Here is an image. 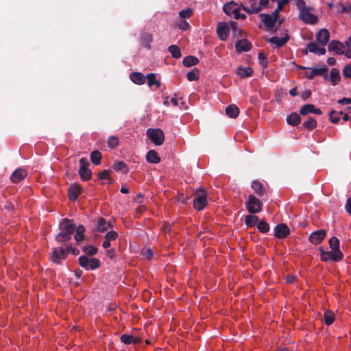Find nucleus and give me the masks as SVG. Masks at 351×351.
<instances>
[{"mask_svg":"<svg viewBox=\"0 0 351 351\" xmlns=\"http://www.w3.org/2000/svg\"><path fill=\"white\" fill-rule=\"evenodd\" d=\"M343 75L345 78L351 77V64H347L343 69Z\"/></svg>","mask_w":351,"mask_h":351,"instance_id":"57","label":"nucleus"},{"mask_svg":"<svg viewBox=\"0 0 351 351\" xmlns=\"http://www.w3.org/2000/svg\"><path fill=\"white\" fill-rule=\"evenodd\" d=\"M241 9L247 13L251 14H258L262 10V8L258 6H252L250 8L244 6L242 3H241Z\"/></svg>","mask_w":351,"mask_h":351,"instance_id":"41","label":"nucleus"},{"mask_svg":"<svg viewBox=\"0 0 351 351\" xmlns=\"http://www.w3.org/2000/svg\"><path fill=\"white\" fill-rule=\"evenodd\" d=\"M193 14V10L190 8L182 10L179 12V16L182 19H189Z\"/></svg>","mask_w":351,"mask_h":351,"instance_id":"53","label":"nucleus"},{"mask_svg":"<svg viewBox=\"0 0 351 351\" xmlns=\"http://www.w3.org/2000/svg\"><path fill=\"white\" fill-rule=\"evenodd\" d=\"M326 236V232L324 230H317L311 234L309 241L314 245H317L322 242Z\"/></svg>","mask_w":351,"mask_h":351,"instance_id":"18","label":"nucleus"},{"mask_svg":"<svg viewBox=\"0 0 351 351\" xmlns=\"http://www.w3.org/2000/svg\"><path fill=\"white\" fill-rule=\"evenodd\" d=\"M119 141L117 136H111L108 139V145L111 149L115 148L119 145Z\"/></svg>","mask_w":351,"mask_h":351,"instance_id":"47","label":"nucleus"},{"mask_svg":"<svg viewBox=\"0 0 351 351\" xmlns=\"http://www.w3.org/2000/svg\"><path fill=\"white\" fill-rule=\"evenodd\" d=\"M230 27H232V29H233V31L234 32V34H236L237 32L238 31L239 36L240 37H242L243 34H245L243 30L237 29V23L235 21H230Z\"/></svg>","mask_w":351,"mask_h":351,"instance_id":"58","label":"nucleus"},{"mask_svg":"<svg viewBox=\"0 0 351 351\" xmlns=\"http://www.w3.org/2000/svg\"><path fill=\"white\" fill-rule=\"evenodd\" d=\"M308 51L319 55H324L326 52V49L319 47L315 43L310 42L307 45Z\"/></svg>","mask_w":351,"mask_h":351,"instance_id":"25","label":"nucleus"},{"mask_svg":"<svg viewBox=\"0 0 351 351\" xmlns=\"http://www.w3.org/2000/svg\"><path fill=\"white\" fill-rule=\"evenodd\" d=\"M230 29L226 22H219L217 25V33L221 40H226L228 38Z\"/></svg>","mask_w":351,"mask_h":351,"instance_id":"12","label":"nucleus"},{"mask_svg":"<svg viewBox=\"0 0 351 351\" xmlns=\"http://www.w3.org/2000/svg\"><path fill=\"white\" fill-rule=\"evenodd\" d=\"M111 224L108 223L103 217H99L97 223V230L100 232H104L107 231L108 227L110 226Z\"/></svg>","mask_w":351,"mask_h":351,"instance_id":"33","label":"nucleus"},{"mask_svg":"<svg viewBox=\"0 0 351 351\" xmlns=\"http://www.w3.org/2000/svg\"><path fill=\"white\" fill-rule=\"evenodd\" d=\"M146 134L149 140L157 146L162 145L165 141V134L160 128H149L146 131Z\"/></svg>","mask_w":351,"mask_h":351,"instance_id":"4","label":"nucleus"},{"mask_svg":"<svg viewBox=\"0 0 351 351\" xmlns=\"http://www.w3.org/2000/svg\"><path fill=\"white\" fill-rule=\"evenodd\" d=\"M82 187L80 184L73 183L68 189V197L71 201L77 200L79 195L81 193Z\"/></svg>","mask_w":351,"mask_h":351,"instance_id":"15","label":"nucleus"},{"mask_svg":"<svg viewBox=\"0 0 351 351\" xmlns=\"http://www.w3.org/2000/svg\"><path fill=\"white\" fill-rule=\"evenodd\" d=\"M289 40V36L287 33L282 38H278L277 36H273L268 38L267 41L271 44L275 45L277 47L280 48L284 46Z\"/></svg>","mask_w":351,"mask_h":351,"instance_id":"20","label":"nucleus"},{"mask_svg":"<svg viewBox=\"0 0 351 351\" xmlns=\"http://www.w3.org/2000/svg\"><path fill=\"white\" fill-rule=\"evenodd\" d=\"M71 239V237L69 234H64L62 232H60L56 236V241L58 243H62L69 241Z\"/></svg>","mask_w":351,"mask_h":351,"instance_id":"43","label":"nucleus"},{"mask_svg":"<svg viewBox=\"0 0 351 351\" xmlns=\"http://www.w3.org/2000/svg\"><path fill=\"white\" fill-rule=\"evenodd\" d=\"M274 230V236L278 239H285L290 234L289 228L285 223L278 224Z\"/></svg>","mask_w":351,"mask_h":351,"instance_id":"13","label":"nucleus"},{"mask_svg":"<svg viewBox=\"0 0 351 351\" xmlns=\"http://www.w3.org/2000/svg\"><path fill=\"white\" fill-rule=\"evenodd\" d=\"M329 245L332 250L337 251L339 250V241L335 237H332L329 240Z\"/></svg>","mask_w":351,"mask_h":351,"instance_id":"45","label":"nucleus"},{"mask_svg":"<svg viewBox=\"0 0 351 351\" xmlns=\"http://www.w3.org/2000/svg\"><path fill=\"white\" fill-rule=\"evenodd\" d=\"M301 121L300 115L296 112H292L287 117L288 124L295 126L298 125Z\"/></svg>","mask_w":351,"mask_h":351,"instance_id":"28","label":"nucleus"},{"mask_svg":"<svg viewBox=\"0 0 351 351\" xmlns=\"http://www.w3.org/2000/svg\"><path fill=\"white\" fill-rule=\"evenodd\" d=\"M289 2V0H281L280 2H278V6L274 10V12H272L274 15L279 17V12L282 10V8L285 5H286Z\"/></svg>","mask_w":351,"mask_h":351,"instance_id":"51","label":"nucleus"},{"mask_svg":"<svg viewBox=\"0 0 351 351\" xmlns=\"http://www.w3.org/2000/svg\"><path fill=\"white\" fill-rule=\"evenodd\" d=\"M252 47V43L245 38L239 39L235 43V49L237 53L249 51Z\"/></svg>","mask_w":351,"mask_h":351,"instance_id":"14","label":"nucleus"},{"mask_svg":"<svg viewBox=\"0 0 351 351\" xmlns=\"http://www.w3.org/2000/svg\"><path fill=\"white\" fill-rule=\"evenodd\" d=\"M263 203L254 195L250 194L245 202V206L249 213L251 214L258 213L262 210Z\"/></svg>","mask_w":351,"mask_h":351,"instance_id":"3","label":"nucleus"},{"mask_svg":"<svg viewBox=\"0 0 351 351\" xmlns=\"http://www.w3.org/2000/svg\"><path fill=\"white\" fill-rule=\"evenodd\" d=\"M67 253L66 248L55 247L51 254V261L56 264H60L62 260L66 259Z\"/></svg>","mask_w":351,"mask_h":351,"instance_id":"9","label":"nucleus"},{"mask_svg":"<svg viewBox=\"0 0 351 351\" xmlns=\"http://www.w3.org/2000/svg\"><path fill=\"white\" fill-rule=\"evenodd\" d=\"M110 173H111V170L105 169L98 173V178L100 180H105V179L110 180V182H109L108 184H110L112 182V179L110 177Z\"/></svg>","mask_w":351,"mask_h":351,"instance_id":"46","label":"nucleus"},{"mask_svg":"<svg viewBox=\"0 0 351 351\" xmlns=\"http://www.w3.org/2000/svg\"><path fill=\"white\" fill-rule=\"evenodd\" d=\"M343 44L337 40H332L328 46L329 51H336L337 54H343Z\"/></svg>","mask_w":351,"mask_h":351,"instance_id":"23","label":"nucleus"},{"mask_svg":"<svg viewBox=\"0 0 351 351\" xmlns=\"http://www.w3.org/2000/svg\"><path fill=\"white\" fill-rule=\"evenodd\" d=\"M178 27L182 30H186L189 29L190 25L188 22L185 21H181L180 23L178 24Z\"/></svg>","mask_w":351,"mask_h":351,"instance_id":"63","label":"nucleus"},{"mask_svg":"<svg viewBox=\"0 0 351 351\" xmlns=\"http://www.w3.org/2000/svg\"><path fill=\"white\" fill-rule=\"evenodd\" d=\"M240 10L241 4L239 5L234 1H230L225 3L223 6V11L228 16H231L232 14L235 16Z\"/></svg>","mask_w":351,"mask_h":351,"instance_id":"11","label":"nucleus"},{"mask_svg":"<svg viewBox=\"0 0 351 351\" xmlns=\"http://www.w3.org/2000/svg\"><path fill=\"white\" fill-rule=\"evenodd\" d=\"M120 340L125 344H130L134 341V337L130 335L123 334L121 336Z\"/></svg>","mask_w":351,"mask_h":351,"instance_id":"52","label":"nucleus"},{"mask_svg":"<svg viewBox=\"0 0 351 351\" xmlns=\"http://www.w3.org/2000/svg\"><path fill=\"white\" fill-rule=\"evenodd\" d=\"M27 173L22 169H17L10 176V180L14 183H18L25 178Z\"/></svg>","mask_w":351,"mask_h":351,"instance_id":"22","label":"nucleus"},{"mask_svg":"<svg viewBox=\"0 0 351 351\" xmlns=\"http://www.w3.org/2000/svg\"><path fill=\"white\" fill-rule=\"evenodd\" d=\"M337 111L332 110L329 113V119L333 123H337L340 120V116Z\"/></svg>","mask_w":351,"mask_h":351,"instance_id":"48","label":"nucleus"},{"mask_svg":"<svg viewBox=\"0 0 351 351\" xmlns=\"http://www.w3.org/2000/svg\"><path fill=\"white\" fill-rule=\"evenodd\" d=\"M300 113L302 116L306 115L309 113L320 115L322 114V112L319 108H315L313 104H307L302 106L300 110Z\"/></svg>","mask_w":351,"mask_h":351,"instance_id":"17","label":"nucleus"},{"mask_svg":"<svg viewBox=\"0 0 351 351\" xmlns=\"http://www.w3.org/2000/svg\"><path fill=\"white\" fill-rule=\"evenodd\" d=\"M65 248L67 254L69 252H71L73 255H78L80 254L79 250L72 247L70 245H66Z\"/></svg>","mask_w":351,"mask_h":351,"instance_id":"61","label":"nucleus"},{"mask_svg":"<svg viewBox=\"0 0 351 351\" xmlns=\"http://www.w3.org/2000/svg\"><path fill=\"white\" fill-rule=\"evenodd\" d=\"M146 160L148 162L153 164H158L160 162V158L154 149H151L147 153Z\"/></svg>","mask_w":351,"mask_h":351,"instance_id":"26","label":"nucleus"},{"mask_svg":"<svg viewBox=\"0 0 351 351\" xmlns=\"http://www.w3.org/2000/svg\"><path fill=\"white\" fill-rule=\"evenodd\" d=\"M258 59L259 60V64L263 66V68L266 69L268 66V60L265 55L261 52L258 53Z\"/></svg>","mask_w":351,"mask_h":351,"instance_id":"50","label":"nucleus"},{"mask_svg":"<svg viewBox=\"0 0 351 351\" xmlns=\"http://www.w3.org/2000/svg\"><path fill=\"white\" fill-rule=\"evenodd\" d=\"M321 260L322 261H339L343 258V254L340 250L325 252L322 247L319 248Z\"/></svg>","mask_w":351,"mask_h":351,"instance_id":"6","label":"nucleus"},{"mask_svg":"<svg viewBox=\"0 0 351 351\" xmlns=\"http://www.w3.org/2000/svg\"><path fill=\"white\" fill-rule=\"evenodd\" d=\"M169 52L174 58H180L182 56L180 48L176 45H171L168 47Z\"/></svg>","mask_w":351,"mask_h":351,"instance_id":"39","label":"nucleus"},{"mask_svg":"<svg viewBox=\"0 0 351 351\" xmlns=\"http://www.w3.org/2000/svg\"><path fill=\"white\" fill-rule=\"evenodd\" d=\"M130 79L131 81L138 85H142L145 84L146 80V76L141 72H132L130 74Z\"/></svg>","mask_w":351,"mask_h":351,"instance_id":"21","label":"nucleus"},{"mask_svg":"<svg viewBox=\"0 0 351 351\" xmlns=\"http://www.w3.org/2000/svg\"><path fill=\"white\" fill-rule=\"evenodd\" d=\"M330 38V33L326 29H320L316 35L317 41L322 46H325Z\"/></svg>","mask_w":351,"mask_h":351,"instance_id":"19","label":"nucleus"},{"mask_svg":"<svg viewBox=\"0 0 351 351\" xmlns=\"http://www.w3.org/2000/svg\"><path fill=\"white\" fill-rule=\"evenodd\" d=\"M226 114L230 118H237L239 114V109L234 104L229 105L226 108Z\"/></svg>","mask_w":351,"mask_h":351,"instance_id":"27","label":"nucleus"},{"mask_svg":"<svg viewBox=\"0 0 351 351\" xmlns=\"http://www.w3.org/2000/svg\"><path fill=\"white\" fill-rule=\"evenodd\" d=\"M297 7L299 12V19L306 24L314 25L317 23L318 18L311 13V8L306 5L304 0L297 1Z\"/></svg>","mask_w":351,"mask_h":351,"instance_id":"1","label":"nucleus"},{"mask_svg":"<svg viewBox=\"0 0 351 351\" xmlns=\"http://www.w3.org/2000/svg\"><path fill=\"white\" fill-rule=\"evenodd\" d=\"M59 228L60 232L71 237L75 232V226L73 223L72 220L64 218L60 221L59 223Z\"/></svg>","mask_w":351,"mask_h":351,"instance_id":"8","label":"nucleus"},{"mask_svg":"<svg viewBox=\"0 0 351 351\" xmlns=\"http://www.w3.org/2000/svg\"><path fill=\"white\" fill-rule=\"evenodd\" d=\"M101 154L98 150H94L90 153V158L94 165H99L101 163Z\"/></svg>","mask_w":351,"mask_h":351,"instance_id":"34","label":"nucleus"},{"mask_svg":"<svg viewBox=\"0 0 351 351\" xmlns=\"http://www.w3.org/2000/svg\"><path fill=\"white\" fill-rule=\"evenodd\" d=\"M328 79L332 86L337 85L341 80V76L339 69L337 68L332 69L330 70V76H328Z\"/></svg>","mask_w":351,"mask_h":351,"instance_id":"24","label":"nucleus"},{"mask_svg":"<svg viewBox=\"0 0 351 351\" xmlns=\"http://www.w3.org/2000/svg\"><path fill=\"white\" fill-rule=\"evenodd\" d=\"M337 6L338 8L337 12L339 13H341V14H343V13H348L349 12V10L351 9V5L350 4L345 5L343 3H339Z\"/></svg>","mask_w":351,"mask_h":351,"instance_id":"49","label":"nucleus"},{"mask_svg":"<svg viewBox=\"0 0 351 351\" xmlns=\"http://www.w3.org/2000/svg\"><path fill=\"white\" fill-rule=\"evenodd\" d=\"M346 210L351 215V197H348L345 206Z\"/></svg>","mask_w":351,"mask_h":351,"instance_id":"64","label":"nucleus"},{"mask_svg":"<svg viewBox=\"0 0 351 351\" xmlns=\"http://www.w3.org/2000/svg\"><path fill=\"white\" fill-rule=\"evenodd\" d=\"M193 206L197 210H202L207 204L206 193L204 189L199 188L195 193Z\"/></svg>","mask_w":351,"mask_h":351,"instance_id":"5","label":"nucleus"},{"mask_svg":"<svg viewBox=\"0 0 351 351\" xmlns=\"http://www.w3.org/2000/svg\"><path fill=\"white\" fill-rule=\"evenodd\" d=\"M79 265L86 270H94L100 267L101 263L97 258H88L86 255H83L78 258Z\"/></svg>","mask_w":351,"mask_h":351,"instance_id":"2","label":"nucleus"},{"mask_svg":"<svg viewBox=\"0 0 351 351\" xmlns=\"http://www.w3.org/2000/svg\"><path fill=\"white\" fill-rule=\"evenodd\" d=\"M302 127L308 130H312L317 127V121L313 117H309L308 120L302 123Z\"/></svg>","mask_w":351,"mask_h":351,"instance_id":"38","label":"nucleus"},{"mask_svg":"<svg viewBox=\"0 0 351 351\" xmlns=\"http://www.w3.org/2000/svg\"><path fill=\"white\" fill-rule=\"evenodd\" d=\"M80 169L78 171L80 178L83 181H86L92 178V172L90 169L88 168L89 165L88 162L85 158H82L79 160Z\"/></svg>","mask_w":351,"mask_h":351,"instance_id":"7","label":"nucleus"},{"mask_svg":"<svg viewBox=\"0 0 351 351\" xmlns=\"http://www.w3.org/2000/svg\"><path fill=\"white\" fill-rule=\"evenodd\" d=\"M85 227L82 225H80L75 227V234L74 236L75 240L77 242L82 241L84 239V233L85 232Z\"/></svg>","mask_w":351,"mask_h":351,"instance_id":"37","label":"nucleus"},{"mask_svg":"<svg viewBox=\"0 0 351 351\" xmlns=\"http://www.w3.org/2000/svg\"><path fill=\"white\" fill-rule=\"evenodd\" d=\"M118 237V233L116 231L111 230L106 233L105 239L108 241H114Z\"/></svg>","mask_w":351,"mask_h":351,"instance_id":"56","label":"nucleus"},{"mask_svg":"<svg viewBox=\"0 0 351 351\" xmlns=\"http://www.w3.org/2000/svg\"><path fill=\"white\" fill-rule=\"evenodd\" d=\"M259 17L261 19L267 28L272 32V29L274 27L278 18L272 13L271 14L261 13L259 14Z\"/></svg>","mask_w":351,"mask_h":351,"instance_id":"10","label":"nucleus"},{"mask_svg":"<svg viewBox=\"0 0 351 351\" xmlns=\"http://www.w3.org/2000/svg\"><path fill=\"white\" fill-rule=\"evenodd\" d=\"M146 78L147 80V85L149 87H152V86L155 85L156 88H160L161 83L159 80H157L156 79V74L155 73H148L146 75Z\"/></svg>","mask_w":351,"mask_h":351,"instance_id":"32","label":"nucleus"},{"mask_svg":"<svg viewBox=\"0 0 351 351\" xmlns=\"http://www.w3.org/2000/svg\"><path fill=\"white\" fill-rule=\"evenodd\" d=\"M199 63V59L193 56H188L184 58L182 64L186 67H190Z\"/></svg>","mask_w":351,"mask_h":351,"instance_id":"31","label":"nucleus"},{"mask_svg":"<svg viewBox=\"0 0 351 351\" xmlns=\"http://www.w3.org/2000/svg\"><path fill=\"white\" fill-rule=\"evenodd\" d=\"M186 77L189 81H195L198 80L199 77V70L197 68L193 69L186 74Z\"/></svg>","mask_w":351,"mask_h":351,"instance_id":"40","label":"nucleus"},{"mask_svg":"<svg viewBox=\"0 0 351 351\" xmlns=\"http://www.w3.org/2000/svg\"><path fill=\"white\" fill-rule=\"evenodd\" d=\"M317 73H318V75H322L324 80L328 79V69L326 66H324L321 69H317Z\"/></svg>","mask_w":351,"mask_h":351,"instance_id":"55","label":"nucleus"},{"mask_svg":"<svg viewBox=\"0 0 351 351\" xmlns=\"http://www.w3.org/2000/svg\"><path fill=\"white\" fill-rule=\"evenodd\" d=\"M256 226L261 233H267L269 230V225L264 220L258 221Z\"/></svg>","mask_w":351,"mask_h":351,"instance_id":"44","label":"nucleus"},{"mask_svg":"<svg viewBox=\"0 0 351 351\" xmlns=\"http://www.w3.org/2000/svg\"><path fill=\"white\" fill-rule=\"evenodd\" d=\"M112 168L116 171H121L123 173H127L129 171L128 167L126 163L123 161L116 160L114 162Z\"/></svg>","mask_w":351,"mask_h":351,"instance_id":"30","label":"nucleus"},{"mask_svg":"<svg viewBox=\"0 0 351 351\" xmlns=\"http://www.w3.org/2000/svg\"><path fill=\"white\" fill-rule=\"evenodd\" d=\"M82 250L86 255L89 256L95 255L98 252L97 247L90 245L84 246Z\"/></svg>","mask_w":351,"mask_h":351,"instance_id":"42","label":"nucleus"},{"mask_svg":"<svg viewBox=\"0 0 351 351\" xmlns=\"http://www.w3.org/2000/svg\"><path fill=\"white\" fill-rule=\"evenodd\" d=\"M141 254L146 258L151 259L153 256V252L150 248H148L143 252Z\"/></svg>","mask_w":351,"mask_h":351,"instance_id":"62","label":"nucleus"},{"mask_svg":"<svg viewBox=\"0 0 351 351\" xmlns=\"http://www.w3.org/2000/svg\"><path fill=\"white\" fill-rule=\"evenodd\" d=\"M176 199L177 201L182 203V204H187V201L189 199V197L187 195H185L183 193H179L178 195H177V197H176Z\"/></svg>","mask_w":351,"mask_h":351,"instance_id":"60","label":"nucleus"},{"mask_svg":"<svg viewBox=\"0 0 351 351\" xmlns=\"http://www.w3.org/2000/svg\"><path fill=\"white\" fill-rule=\"evenodd\" d=\"M258 217L254 215H249L245 217V223L247 227L257 226L258 223Z\"/></svg>","mask_w":351,"mask_h":351,"instance_id":"35","label":"nucleus"},{"mask_svg":"<svg viewBox=\"0 0 351 351\" xmlns=\"http://www.w3.org/2000/svg\"><path fill=\"white\" fill-rule=\"evenodd\" d=\"M309 69H311V71L310 72H306L305 73V76L309 79V80H312L313 79L316 75H318V73H317V69H311V68H308Z\"/></svg>","mask_w":351,"mask_h":351,"instance_id":"59","label":"nucleus"},{"mask_svg":"<svg viewBox=\"0 0 351 351\" xmlns=\"http://www.w3.org/2000/svg\"><path fill=\"white\" fill-rule=\"evenodd\" d=\"M253 71L251 67L239 66L237 69V74L242 78L250 77L252 75Z\"/></svg>","mask_w":351,"mask_h":351,"instance_id":"29","label":"nucleus"},{"mask_svg":"<svg viewBox=\"0 0 351 351\" xmlns=\"http://www.w3.org/2000/svg\"><path fill=\"white\" fill-rule=\"evenodd\" d=\"M152 41V36L149 34H145L142 38V45L143 47L148 49H150L151 45L149 43Z\"/></svg>","mask_w":351,"mask_h":351,"instance_id":"54","label":"nucleus"},{"mask_svg":"<svg viewBox=\"0 0 351 351\" xmlns=\"http://www.w3.org/2000/svg\"><path fill=\"white\" fill-rule=\"evenodd\" d=\"M335 318V313L332 311L328 310L324 313V321L326 325H331L334 322Z\"/></svg>","mask_w":351,"mask_h":351,"instance_id":"36","label":"nucleus"},{"mask_svg":"<svg viewBox=\"0 0 351 351\" xmlns=\"http://www.w3.org/2000/svg\"><path fill=\"white\" fill-rule=\"evenodd\" d=\"M251 187L260 198L263 199L264 197L267 195L266 189L261 182L257 180L252 182Z\"/></svg>","mask_w":351,"mask_h":351,"instance_id":"16","label":"nucleus"}]
</instances>
